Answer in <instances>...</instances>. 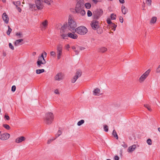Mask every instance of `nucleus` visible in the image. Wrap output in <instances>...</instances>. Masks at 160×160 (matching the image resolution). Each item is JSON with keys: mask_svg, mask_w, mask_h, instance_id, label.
I'll list each match as a JSON object with an SVG mask.
<instances>
[{"mask_svg": "<svg viewBox=\"0 0 160 160\" xmlns=\"http://www.w3.org/2000/svg\"><path fill=\"white\" fill-rule=\"evenodd\" d=\"M144 106L145 107L147 108V109L149 111H151L152 109L148 105H144Z\"/></svg>", "mask_w": 160, "mask_h": 160, "instance_id": "obj_39", "label": "nucleus"}, {"mask_svg": "<svg viewBox=\"0 0 160 160\" xmlns=\"http://www.w3.org/2000/svg\"><path fill=\"white\" fill-rule=\"evenodd\" d=\"M114 158L115 160H119V158L118 156H115Z\"/></svg>", "mask_w": 160, "mask_h": 160, "instance_id": "obj_54", "label": "nucleus"}, {"mask_svg": "<svg viewBox=\"0 0 160 160\" xmlns=\"http://www.w3.org/2000/svg\"><path fill=\"white\" fill-rule=\"evenodd\" d=\"M16 4L18 5H20L21 4V2L20 1H17L16 2Z\"/></svg>", "mask_w": 160, "mask_h": 160, "instance_id": "obj_58", "label": "nucleus"}, {"mask_svg": "<svg viewBox=\"0 0 160 160\" xmlns=\"http://www.w3.org/2000/svg\"><path fill=\"white\" fill-rule=\"evenodd\" d=\"M76 27L77 24L76 22L71 19V32H72V33L75 32L76 30L75 28Z\"/></svg>", "mask_w": 160, "mask_h": 160, "instance_id": "obj_10", "label": "nucleus"}, {"mask_svg": "<svg viewBox=\"0 0 160 160\" xmlns=\"http://www.w3.org/2000/svg\"><path fill=\"white\" fill-rule=\"evenodd\" d=\"M112 135H113V136H114V137L116 138L117 139H118V135L116 133V131L114 130H113V132H112Z\"/></svg>", "mask_w": 160, "mask_h": 160, "instance_id": "obj_28", "label": "nucleus"}, {"mask_svg": "<svg viewBox=\"0 0 160 160\" xmlns=\"http://www.w3.org/2000/svg\"><path fill=\"white\" fill-rule=\"evenodd\" d=\"M91 26L92 28L94 30L98 29L99 27V22L96 20H93L91 23Z\"/></svg>", "mask_w": 160, "mask_h": 160, "instance_id": "obj_9", "label": "nucleus"}, {"mask_svg": "<svg viewBox=\"0 0 160 160\" xmlns=\"http://www.w3.org/2000/svg\"><path fill=\"white\" fill-rule=\"evenodd\" d=\"M16 86L14 85H13L12 87L11 90L13 92H14L16 90Z\"/></svg>", "mask_w": 160, "mask_h": 160, "instance_id": "obj_46", "label": "nucleus"}, {"mask_svg": "<svg viewBox=\"0 0 160 160\" xmlns=\"http://www.w3.org/2000/svg\"><path fill=\"white\" fill-rule=\"evenodd\" d=\"M107 50V48L105 47H102L99 49V51L100 52L104 53Z\"/></svg>", "mask_w": 160, "mask_h": 160, "instance_id": "obj_23", "label": "nucleus"}, {"mask_svg": "<svg viewBox=\"0 0 160 160\" xmlns=\"http://www.w3.org/2000/svg\"><path fill=\"white\" fill-rule=\"evenodd\" d=\"M70 15L68 17V24L65 23L63 26H62L60 30V35L64 39H67V37H70V32H68L70 27Z\"/></svg>", "mask_w": 160, "mask_h": 160, "instance_id": "obj_1", "label": "nucleus"}, {"mask_svg": "<svg viewBox=\"0 0 160 160\" xmlns=\"http://www.w3.org/2000/svg\"><path fill=\"white\" fill-rule=\"evenodd\" d=\"M107 22L108 24H111V23H112L110 20V18H108L107 20Z\"/></svg>", "mask_w": 160, "mask_h": 160, "instance_id": "obj_48", "label": "nucleus"}, {"mask_svg": "<svg viewBox=\"0 0 160 160\" xmlns=\"http://www.w3.org/2000/svg\"><path fill=\"white\" fill-rule=\"evenodd\" d=\"M84 120H81L79 121L77 123V125L78 126H80L82 124L84 123Z\"/></svg>", "mask_w": 160, "mask_h": 160, "instance_id": "obj_32", "label": "nucleus"}, {"mask_svg": "<svg viewBox=\"0 0 160 160\" xmlns=\"http://www.w3.org/2000/svg\"><path fill=\"white\" fill-rule=\"evenodd\" d=\"M2 18L3 20L6 23H8L9 21V18L7 14L4 12L3 13L2 16Z\"/></svg>", "mask_w": 160, "mask_h": 160, "instance_id": "obj_16", "label": "nucleus"}, {"mask_svg": "<svg viewBox=\"0 0 160 160\" xmlns=\"http://www.w3.org/2000/svg\"><path fill=\"white\" fill-rule=\"evenodd\" d=\"M17 9L19 12H21V11L22 10L21 8L19 7H18L17 8Z\"/></svg>", "mask_w": 160, "mask_h": 160, "instance_id": "obj_57", "label": "nucleus"}, {"mask_svg": "<svg viewBox=\"0 0 160 160\" xmlns=\"http://www.w3.org/2000/svg\"><path fill=\"white\" fill-rule=\"evenodd\" d=\"M150 70L148 69L144 72L139 78L138 81L140 83H143L149 75Z\"/></svg>", "mask_w": 160, "mask_h": 160, "instance_id": "obj_5", "label": "nucleus"}, {"mask_svg": "<svg viewBox=\"0 0 160 160\" xmlns=\"http://www.w3.org/2000/svg\"><path fill=\"white\" fill-rule=\"evenodd\" d=\"M157 20V17L155 16L152 17L150 20V24L152 25L155 23Z\"/></svg>", "mask_w": 160, "mask_h": 160, "instance_id": "obj_19", "label": "nucleus"}, {"mask_svg": "<svg viewBox=\"0 0 160 160\" xmlns=\"http://www.w3.org/2000/svg\"><path fill=\"white\" fill-rule=\"evenodd\" d=\"M9 48H10L12 50H13L14 49V47L11 43H9Z\"/></svg>", "mask_w": 160, "mask_h": 160, "instance_id": "obj_42", "label": "nucleus"}, {"mask_svg": "<svg viewBox=\"0 0 160 160\" xmlns=\"http://www.w3.org/2000/svg\"><path fill=\"white\" fill-rule=\"evenodd\" d=\"M121 144V146L125 148H127L128 147L127 144L124 142H122Z\"/></svg>", "mask_w": 160, "mask_h": 160, "instance_id": "obj_31", "label": "nucleus"}, {"mask_svg": "<svg viewBox=\"0 0 160 160\" xmlns=\"http://www.w3.org/2000/svg\"><path fill=\"white\" fill-rule=\"evenodd\" d=\"M121 10L122 13L124 14H126L128 12V9L124 5H122Z\"/></svg>", "mask_w": 160, "mask_h": 160, "instance_id": "obj_17", "label": "nucleus"}, {"mask_svg": "<svg viewBox=\"0 0 160 160\" xmlns=\"http://www.w3.org/2000/svg\"><path fill=\"white\" fill-rule=\"evenodd\" d=\"M50 55L54 57L56 56V52L54 51H51L50 52Z\"/></svg>", "mask_w": 160, "mask_h": 160, "instance_id": "obj_40", "label": "nucleus"}, {"mask_svg": "<svg viewBox=\"0 0 160 160\" xmlns=\"http://www.w3.org/2000/svg\"><path fill=\"white\" fill-rule=\"evenodd\" d=\"M110 26L112 29L113 31H115L116 29V28L117 26L116 24H115L113 23H112L110 25Z\"/></svg>", "mask_w": 160, "mask_h": 160, "instance_id": "obj_27", "label": "nucleus"}, {"mask_svg": "<svg viewBox=\"0 0 160 160\" xmlns=\"http://www.w3.org/2000/svg\"><path fill=\"white\" fill-rule=\"evenodd\" d=\"M156 72L157 73L160 72V65L159 66L158 68L157 69Z\"/></svg>", "mask_w": 160, "mask_h": 160, "instance_id": "obj_47", "label": "nucleus"}, {"mask_svg": "<svg viewBox=\"0 0 160 160\" xmlns=\"http://www.w3.org/2000/svg\"><path fill=\"white\" fill-rule=\"evenodd\" d=\"M84 4L86 8L87 9H90L91 7V5L90 3L87 2L85 3V4Z\"/></svg>", "mask_w": 160, "mask_h": 160, "instance_id": "obj_24", "label": "nucleus"}, {"mask_svg": "<svg viewBox=\"0 0 160 160\" xmlns=\"http://www.w3.org/2000/svg\"><path fill=\"white\" fill-rule=\"evenodd\" d=\"M82 74V72L80 69L77 70L74 75L72 76L71 80L72 83H75L78 79L80 77Z\"/></svg>", "mask_w": 160, "mask_h": 160, "instance_id": "obj_3", "label": "nucleus"}, {"mask_svg": "<svg viewBox=\"0 0 160 160\" xmlns=\"http://www.w3.org/2000/svg\"><path fill=\"white\" fill-rule=\"evenodd\" d=\"M45 70L44 69H37L36 71V73L37 74H40L44 72Z\"/></svg>", "mask_w": 160, "mask_h": 160, "instance_id": "obj_25", "label": "nucleus"}, {"mask_svg": "<svg viewBox=\"0 0 160 160\" xmlns=\"http://www.w3.org/2000/svg\"><path fill=\"white\" fill-rule=\"evenodd\" d=\"M16 35L17 36H19V38H21L22 37V33L20 32L17 33L16 34Z\"/></svg>", "mask_w": 160, "mask_h": 160, "instance_id": "obj_43", "label": "nucleus"}, {"mask_svg": "<svg viewBox=\"0 0 160 160\" xmlns=\"http://www.w3.org/2000/svg\"><path fill=\"white\" fill-rule=\"evenodd\" d=\"M2 2H5L6 0H2Z\"/></svg>", "mask_w": 160, "mask_h": 160, "instance_id": "obj_63", "label": "nucleus"}, {"mask_svg": "<svg viewBox=\"0 0 160 160\" xmlns=\"http://www.w3.org/2000/svg\"><path fill=\"white\" fill-rule=\"evenodd\" d=\"M93 94L94 95L99 96L100 94V90L99 88H96L95 89L93 92Z\"/></svg>", "mask_w": 160, "mask_h": 160, "instance_id": "obj_21", "label": "nucleus"}, {"mask_svg": "<svg viewBox=\"0 0 160 160\" xmlns=\"http://www.w3.org/2000/svg\"><path fill=\"white\" fill-rule=\"evenodd\" d=\"M74 32L73 33H71V38L73 39H76L78 38V35L76 34H75Z\"/></svg>", "mask_w": 160, "mask_h": 160, "instance_id": "obj_26", "label": "nucleus"}, {"mask_svg": "<svg viewBox=\"0 0 160 160\" xmlns=\"http://www.w3.org/2000/svg\"><path fill=\"white\" fill-rule=\"evenodd\" d=\"M48 22L46 20L42 22L41 24L40 25L42 30H44L46 29L48 25Z\"/></svg>", "mask_w": 160, "mask_h": 160, "instance_id": "obj_14", "label": "nucleus"}, {"mask_svg": "<svg viewBox=\"0 0 160 160\" xmlns=\"http://www.w3.org/2000/svg\"><path fill=\"white\" fill-rule=\"evenodd\" d=\"M8 32H7V34L8 35H9L12 31V29L10 28V26H8Z\"/></svg>", "mask_w": 160, "mask_h": 160, "instance_id": "obj_35", "label": "nucleus"}, {"mask_svg": "<svg viewBox=\"0 0 160 160\" xmlns=\"http://www.w3.org/2000/svg\"><path fill=\"white\" fill-rule=\"evenodd\" d=\"M23 41V40L22 39L16 40L14 42V45L16 46H18L19 45H22L23 44V43L22 42Z\"/></svg>", "mask_w": 160, "mask_h": 160, "instance_id": "obj_20", "label": "nucleus"}, {"mask_svg": "<svg viewBox=\"0 0 160 160\" xmlns=\"http://www.w3.org/2000/svg\"><path fill=\"white\" fill-rule=\"evenodd\" d=\"M54 92L55 94H59L58 90V89H56L54 91Z\"/></svg>", "mask_w": 160, "mask_h": 160, "instance_id": "obj_53", "label": "nucleus"}, {"mask_svg": "<svg viewBox=\"0 0 160 160\" xmlns=\"http://www.w3.org/2000/svg\"><path fill=\"white\" fill-rule=\"evenodd\" d=\"M107 160H111L109 159H107Z\"/></svg>", "mask_w": 160, "mask_h": 160, "instance_id": "obj_64", "label": "nucleus"}, {"mask_svg": "<svg viewBox=\"0 0 160 160\" xmlns=\"http://www.w3.org/2000/svg\"><path fill=\"white\" fill-rule=\"evenodd\" d=\"M119 21L121 23H122L123 21V18L122 17H120L119 18Z\"/></svg>", "mask_w": 160, "mask_h": 160, "instance_id": "obj_52", "label": "nucleus"}, {"mask_svg": "<svg viewBox=\"0 0 160 160\" xmlns=\"http://www.w3.org/2000/svg\"><path fill=\"white\" fill-rule=\"evenodd\" d=\"M104 128L105 131L106 132H108V126L105 125L104 126Z\"/></svg>", "mask_w": 160, "mask_h": 160, "instance_id": "obj_45", "label": "nucleus"}, {"mask_svg": "<svg viewBox=\"0 0 160 160\" xmlns=\"http://www.w3.org/2000/svg\"><path fill=\"white\" fill-rule=\"evenodd\" d=\"M110 18L112 20H115L116 18V15L114 13H112L110 15Z\"/></svg>", "mask_w": 160, "mask_h": 160, "instance_id": "obj_29", "label": "nucleus"}, {"mask_svg": "<svg viewBox=\"0 0 160 160\" xmlns=\"http://www.w3.org/2000/svg\"><path fill=\"white\" fill-rule=\"evenodd\" d=\"M44 2L48 5H50L51 4L50 1L48 0H45Z\"/></svg>", "mask_w": 160, "mask_h": 160, "instance_id": "obj_51", "label": "nucleus"}, {"mask_svg": "<svg viewBox=\"0 0 160 160\" xmlns=\"http://www.w3.org/2000/svg\"><path fill=\"white\" fill-rule=\"evenodd\" d=\"M35 3L37 8L38 10L42 9L43 8L41 0H35Z\"/></svg>", "mask_w": 160, "mask_h": 160, "instance_id": "obj_13", "label": "nucleus"}, {"mask_svg": "<svg viewBox=\"0 0 160 160\" xmlns=\"http://www.w3.org/2000/svg\"><path fill=\"white\" fill-rule=\"evenodd\" d=\"M92 12L88 10L87 12L88 16L89 17H90L91 16H92Z\"/></svg>", "mask_w": 160, "mask_h": 160, "instance_id": "obj_38", "label": "nucleus"}, {"mask_svg": "<svg viewBox=\"0 0 160 160\" xmlns=\"http://www.w3.org/2000/svg\"><path fill=\"white\" fill-rule=\"evenodd\" d=\"M46 61L44 58L43 53H42L41 56L39 57L37 62V66L38 68H42V65L45 64Z\"/></svg>", "mask_w": 160, "mask_h": 160, "instance_id": "obj_4", "label": "nucleus"}, {"mask_svg": "<svg viewBox=\"0 0 160 160\" xmlns=\"http://www.w3.org/2000/svg\"><path fill=\"white\" fill-rule=\"evenodd\" d=\"M93 2L95 3H97V2H101L102 1V0H92Z\"/></svg>", "mask_w": 160, "mask_h": 160, "instance_id": "obj_44", "label": "nucleus"}, {"mask_svg": "<svg viewBox=\"0 0 160 160\" xmlns=\"http://www.w3.org/2000/svg\"><path fill=\"white\" fill-rule=\"evenodd\" d=\"M72 48L75 52V54H78L79 52V48L77 46H73Z\"/></svg>", "mask_w": 160, "mask_h": 160, "instance_id": "obj_22", "label": "nucleus"}, {"mask_svg": "<svg viewBox=\"0 0 160 160\" xmlns=\"http://www.w3.org/2000/svg\"><path fill=\"white\" fill-rule=\"evenodd\" d=\"M84 5L83 0H79L76 5L75 10L77 12H79L80 10L83 8Z\"/></svg>", "mask_w": 160, "mask_h": 160, "instance_id": "obj_7", "label": "nucleus"}, {"mask_svg": "<svg viewBox=\"0 0 160 160\" xmlns=\"http://www.w3.org/2000/svg\"><path fill=\"white\" fill-rule=\"evenodd\" d=\"M36 54V52H33L32 53V55L33 56H34Z\"/></svg>", "mask_w": 160, "mask_h": 160, "instance_id": "obj_59", "label": "nucleus"}, {"mask_svg": "<svg viewBox=\"0 0 160 160\" xmlns=\"http://www.w3.org/2000/svg\"><path fill=\"white\" fill-rule=\"evenodd\" d=\"M4 118L7 120H9L10 119V118L8 115L5 114L4 116Z\"/></svg>", "mask_w": 160, "mask_h": 160, "instance_id": "obj_49", "label": "nucleus"}, {"mask_svg": "<svg viewBox=\"0 0 160 160\" xmlns=\"http://www.w3.org/2000/svg\"><path fill=\"white\" fill-rule=\"evenodd\" d=\"M70 48V46L69 44H66L64 46L65 49L67 50L68 51L69 50V48Z\"/></svg>", "mask_w": 160, "mask_h": 160, "instance_id": "obj_37", "label": "nucleus"}, {"mask_svg": "<svg viewBox=\"0 0 160 160\" xmlns=\"http://www.w3.org/2000/svg\"><path fill=\"white\" fill-rule=\"evenodd\" d=\"M3 55L4 57H5L6 55V53L4 52L3 53Z\"/></svg>", "mask_w": 160, "mask_h": 160, "instance_id": "obj_61", "label": "nucleus"}, {"mask_svg": "<svg viewBox=\"0 0 160 160\" xmlns=\"http://www.w3.org/2000/svg\"><path fill=\"white\" fill-rule=\"evenodd\" d=\"M79 13H80V14L83 16L85 14L86 12L84 10H82V9L80 10Z\"/></svg>", "mask_w": 160, "mask_h": 160, "instance_id": "obj_34", "label": "nucleus"}, {"mask_svg": "<svg viewBox=\"0 0 160 160\" xmlns=\"http://www.w3.org/2000/svg\"><path fill=\"white\" fill-rule=\"evenodd\" d=\"M62 46L60 43L58 44L57 46L56 50L58 59H59L61 58V56L62 54Z\"/></svg>", "mask_w": 160, "mask_h": 160, "instance_id": "obj_8", "label": "nucleus"}, {"mask_svg": "<svg viewBox=\"0 0 160 160\" xmlns=\"http://www.w3.org/2000/svg\"><path fill=\"white\" fill-rule=\"evenodd\" d=\"M147 4L150 6L151 4L152 1L151 0H146Z\"/></svg>", "mask_w": 160, "mask_h": 160, "instance_id": "obj_41", "label": "nucleus"}, {"mask_svg": "<svg viewBox=\"0 0 160 160\" xmlns=\"http://www.w3.org/2000/svg\"><path fill=\"white\" fill-rule=\"evenodd\" d=\"M43 54H44L45 57H46L47 56V54L46 52H45L44 51L43 52Z\"/></svg>", "mask_w": 160, "mask_h": 160, "instance_id": "obj_60", "label": "nucleus"}, {"mask_svg": "<svg viewBox=\"0 0 160 160\" xmlns=\"http://www.w3.org/2000/svg\"><path fill=\"white\" fill-rule=\"evenodd\" d=\"M63 77L62 74V73H58L54 77L55 80L60 81L63 79Z\"/></svg>", "mask_w": 160, "mask_h": 160, "instance_id": "obj_12", "label": "nucleus"}, {"mask_svg": "<svg viewBox=\"0 0 160 160\" xmlns=\"http://www.w3.org/2000/svg\"><path fill=\"white\" fill-rule=\"evenodd\" d=\"M158 130L160 132V128H158Z\"/></svg>", "mask_w": 160, "mask_h": 160, "instance_id": "obj_62", "label": "nucleus"}, {"mask_svg": "<svg viewBox=\"0 0 160 160\" xmlns=\"http://www.w3.org/2000/svg\"><path fill=\"white\" fill-rule=\"evenodd\" d=\"M85 48L83 47H81L79 48V49L81 50H83L85 49Z\"/></svg>", "mask_w": 160, "mask_h": 160, "instance_id": "obj_55", "label": "nucleus"}, {"mask_svg": "<svg viewBox=\"0 0 160 160\" xmlns=\"http://www.w3.org/2000/svg\"><path fill=\"white\" fill-rule=\"evenodd\" d=\"M25 138L24 137L22 136L18 137L16 139L15 142L17 143H20L25 140Z\"/></svg>", "mask_w": 160, "mask_h": 160, "instance_id": "obj_18", "label": "nucleus"}, {"mask_svg": "<svg viewBox=\"0 0 160 160\" xmlns=\"http://www.w3.org/2000/svg\"><path fill=\"white\" fill-rule=\"evenodd\" d=\"M54 119L53 113L51 112H48L45 114L44 120L45 123L48 124H51Z\"/></svg>", "mask_w": 160, "mask_h": 160, "instance_id": "obj_2", "label": "nucleus"}, {"mask_svg": "<svg viewBox=\"0 0 160 160\" xmlns=\"http://www.w3.org/2000/svg\"><path fill=\"white\" fill-rule=\"evenodd\" d=\"M10 136V134L8 133H4L0 135V139L2 140H8Z\"/></svg>", "mask_w": 160, "mask_h": 160, "instance_id": "obj_11", "label": "nucleus"}, {"mask_svg": "<svg viewBox=\"0 0 160 160\" xmlns=\"http://www.w3.org/2000/svg\"><path fill=\"white\" fill-rule=\"evenodd\" d=\"M88 30L87 28L84 26H81L79 27L76 28V32L79 34L84 35L85 34Z\"/></svg>", "mask_w": 160, "mask_h": 160, "instance_id": "obj_6", "label": "nucleus"}, {"mask_svg": "<svg viewBox=\"0 0 160 160\" xmlns=\"http://www.w3.org/2000/svg\"><path fill=\"white\" fill-rule=\"evenodd\" d=\"M147 143L149 145H151L152 144V141L150 139H148L147 140Z\"/></svg>", "mask_w": 160, "mask_h": 160, "instance_id": "obj_36", "label": "nucleus"}, {"mask_svg": "<svg viewBox=\"0 0 160 160\" xmlns=\"http://www.w3.org/2000/svg\"><path fill=\"white\" fill-rule=\"evenodd\" d=\"M3 126L6 129L9 130L10 129V127L8 124H5L3 125Z\"/></svg>", "mask_w": 160, "mask_h": 160, "instance_id": "obj_30", "label": "nucleus"}, {"mask_svg": "<svg viewBox=\"0 0 160 160\" xmlns=\"http://www.w3.org/2000/svg\"><path fill=\"white\" fill-rule=\"evenodd\" d=\"M119 1L121 3H124L125 2L124 0H119Z\"/></svg>", "mask_w": 160, "mask_h": 160, "instance_id": "obj_56", "label": "nucleus"}, {"mask_svg": "<svg viewBox=\"0 0 160 160\" xmlns=\"http://www.w3.org/2000/svg\"><path fill=\"white\" fill-rule=\"evenodd\" d=\"M137 146L136 145L133 144L132 146H130L127 149V151L128 152L131 153L134 151L136 148Z\"/></svg>", "mask_w": 160, "mask_h": 160, "instance_id": "obj_15", "label": "nucleus"}, {"mask_svg": "<svg viewBox=\"0 0 160 160\" xmlns=\"http://www.w3.org/2000/svg\"><path fill=\"white\" fill-rule=\"evenodd\" d=\"M55 139H50L48 140L47 143L48 144H50L52 141L53 140H54Z\"/></svg>", "mask_w": 160, "mask_h": 160, "instance_id": "obj_50", "label": "nucleus"}, {"mask_svg": "<svg viewBox=\"0 0 160 160\" xmlns=\"http://www.w3.org/2000/svg\"><path fill=\"white\" fill-rule=\"evenodd\" d=\"M62 134V132L60 130H59L58 131L57 134L56 135V138H57L59 136Z\"/></svg>", "mask_w": 160, "mask_h": 160, "instance_id": "obj_33", "label": "nucleus"}]
</instances>
